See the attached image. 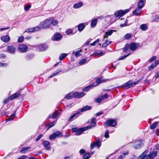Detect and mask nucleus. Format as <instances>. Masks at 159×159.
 <instances>
[{"mask_svg": "<svg viewBox=\"0 0 159 159\" xmlns=\"http://www.w3.org/2000/svg\"><path fill=\"white\" fill-rule=\"evenodd\" d=\"M140 46L139 43H133L129 45L130 49L131 51L135 50Z\"/></svg>", "mask_w": 159, "mask_h": 159, "instance_id": "12", "label": "nucleus"}, {"mask_svg": "<svg viewBox=\"0 0 159 159\" xmlns=\"http://www.w3.org/2000/svg\"><path fill=\"white\" fill-rule=\"evenodd\" d=\"M103 100L102 96H100L99 97L97 98L95 101L98 103H99L102 100Z\"/></svg>", "mask_w": 159, "mask_h": 159, "instance_id": "49", "label": "nucleus"}, {"mask_svg": "<svg viewBox=\"0 0 159 159\" xmlns=\"http://www.w3.org/2000/svg\"><path fill=\"white\" fill-rule=\"evenodd\" d=\"M94 87V84H91L90 85L84 88L83 90L85 91H88L90 89L91 87Z\"/></svg>", "mask_w": 159, "mask_h": 159, "instance_id": "31", "label": "nucleus"}, {"mask_svg": "<svg viewBox=\"0 0 159 159\" xmlns=\"http://www.w3.org/2000/svg\"><path fill=\"white\" fill-rule=\"evenodd\" d=\"M55 135H56L57 137H61L63 135V133L62 132H60L59 131H57L54 133Z\"/></svg>", "mask_w": 159, "mask_h": 159, "instance_id": "41", "label": "nucleus"}, {"mask_svg": "<svg viewBox=\"0 0 159 159\" xmlns=\"http://www.w3.org/2000/svg\"><path fill=\"white\" fill-rule=\"evenodd\" d=\"M62 38V36L61 34L58 33L55 34L53 37L52 39L53 40L58 41L60 40Z\"/></svg>", "mask_w": 159, "mask_h": 159, "instance_id": "10", "label": "nucleus"}, {"mask_svg": "<svg viewBox=\"0 0 159 159\" xmlns=\"http://www.w3.org/2000/svg\"><path fill=\"white\" fill-rule=\"evenodd\" d=\"M30 148L28 147L23 148L20 150V152L21 153H24L27 152L28 150L30 149Z\"/></svg>", "mask_w": 159, "mask_h": 159, "instance_id": "30", "label": "nucleus"}, {"mask_svg": "<svg viewBox=\"0 0 159 159\" xmlns=\"http://www.w3.org/2000/svg\"><path fill=\"white\" fill-rule=\"evenodd\" d=\"M95 146H97L98 148L101 146V143L98 141H97L96 142H94Z\"/></svg>", "mask_w": 159, "mask_h": 159, "instance_id": "55", "label": "nucleus"}, {"mask_svg": "<svg viewBox=\"0 0 159 159\" xmlns=\"http://www.w3.org/2000/svg\"><path fill=\"white\" fill-rule=\"evenodd\" d=\"M51 25L50 20L47 19L43 22H41L39 25L38 26L39 28V30L41 29H45L48 28Z\"/></svg>", "mask_w": 159, "mask_h": 159, "instance_id": "2", "label": "nucleus"}, {"mask_svg": "<svg viewBox=\"0 0 159 159\" xmlns=\"http://www.w3.org/2000/svg\"><path fill=\"white\" fill-rule=\"evenodd\" d=\"M158 122H155L153 123L150 126V128L151 129H155L157 125Z\"/></svg>", "mask_w": 159, "mask_h": 159, "instance_id": "43", "label": "nucleus"}, {"mask_svg": "<svg viewBox=\"0 0 159 159\" xmlns=\"http://www.w3.org/2000/svg\"><path fill=\"white\" fill-rule=\"evenodd\" d=\"M92 107L91 106L88 105L86 106L83 107L81 109H80L78 110V111L80 113L81 112H84L87 111L91 109Z\"/></svg>", "mask_w": 159, "mask_h": 159, "instance_id": "17", "label": "nucleus"}, {"mask_svg": "<svg viewBox=\"0 0 159 159\" xmlns=\"http://www.w3.org/2000/svg\"><path fill=\"white\" fill-rule=\"evenodd\" d=\"M15 112L14 113H12V114L8 118V119L6 120V122L10 120H13V118L15 116Z\"/></svg>", "mask_w": 159, "mask_h": 159, "instance_id": "38", "label": "nucleus"}, {"mask_svg": "<svg viewBox=\"0 0 159 159\" xmlns=\"http://www.w3.org/2000/svg\"><path fill=\"white\" fill-rule=\"evenodd\" d=\"M80 93L78 92H76L75 93H73V97L76 98H80Z\"/></svg>", "mask_w": 159, "mask_h": 159, "instance_id": "47", "label": "nucleus"}, {"mask_svg": "<svg viewBox=\"0 0 159 159\" xmlns=\"http://www.w3.org/2000/svg\"><path fill=\"white\" fill-rule=\"evenodd\" d=\"M95 54H97L100 56H102L105 54V53L99 51H96L95 52Z\"/></svg>", "mask_w": 159, "mask_h": 159, "instance_id": "39", "label": "nucleus"}, {"mask_svg": "<svg viewBox=\"0 0 159 159\" xmlns=\"http://www.w3.org/2000/svg\"><path fill=\"white\" fill-rule=\"evenodd\" d=\"M73 98V93H69L66 94L65 98L66 99H70Z\"/></svg>", "mask_w": 159, "mask_h": 159, "instance_id": "34", "label": "nucleus"}, {"mask_svg": "<svg viewBox=\"0 0 159 159\" xmlns=\"http://www.w3.org/2000/svg\"><path fill=\"white\" fill-rule=\"evenodd\" d=\"M141 8L137 7L133 12V15L136 16H140L141 15Z\"/></svg>", "mask_w": 159, "mask_h": 159, "instance_id": "23", "label": "nucleus"}, {"mask_svg": "<svg viewBox=\"0 0 159 159\" xmlns=\"http://www.w3.org/2000/svg\"><path fill=\"white\" fill-rule=\"evenodd\" d=\"M140 28L143 31H145L148 29V27L147 25L145 24H143L141 25Z\"/></svg>", "mask_w": 159, "mask_h": 159, "instance_id": "33", "label": "nucleus"}, {"mask_svg": "<svg viewBox=\"0 0 159 159\" xmlns=\"http://www.w3.org/2000/svg\"><path fill=\"white\" fill-rule=\"evenodd\" d=\"M20 96V93H16L11 96L9 97L8 98L4 101V103H7L10 100L16 98H19Z\"/></svg>", "mask_w": 159, "mask_h": 159, "instance_id": "3", "label": "nucleus"}, {"mask_svg": "<svg viewBox=\"0 0 159 159\" xmlns=\"http://www.w3.org/2000/svg\"><path fill=\"white\" fill-rule=\"evenodd\" d=\"M102 96L103 100L107 98L108 97V95L107 93L104 94L103 95L101 96Z\"/></svg>", "mask_w": 159, "mask_h": 159, "instance_id": "61", "label": "nucleus"}, {"mask_svg": "<svg viewBox=\"0 0 159 159\" xmlns=\"http://www.w3.org/2000/svg\"><path fill=\"white\" fill-rule=\"evenodd\" d=\"M114 14L116 17H120L124 15L123 11L122 10L115 12Z\"/></svg>", "mask_w": 159, "mask_h": 159, "instance_id": "26", "label": "nucleus"}, {"mask_svg": "<svg viewBox=\"0 0 159 159\" xmlns=\"http://www.w3.org/2000/svg\"><path fill=\"white\" fill-rule=\"evenodd\" d=\"M99 39H98L94 41L93 43H91L90 44V45L95 46L97 43H98V42H99Z\"/></svg>", "mask_w": 159, "mask_h": 159, "instance_id": "57", "label": "nucleus"}, {"mask_svg": "<svg viewBox=\"0 0 159 159\" xmlns=\"http://www.w3.org/2000/svg\"><path fill=\"white\" fill-rule=\"evenodd\" d=\"M156 65H155L154 63H152L150 66H149L148 69L149 70H152L156 66Z\"/></svg>", "mask_w": 159, "mask_h": 159, "instance_id": "48", "label": "nucleus"}, {"mask_svg": "<svg viewBox=\"0 0 159 159\" xmlns=\"http://www.w3.org/2000/svg\"><path fill=\"white\" fill-rule=\"evenodd\" d=\"M67 55L66 53L61 54L59 57V59L60 60H62L64 58H65Z\"/></svg>", "mask_w": 159, "mask_h": 159, "instance_id": "44", "label": "nucleus"}, {"mask_svg": "<svg viewBox=\"0 0 159 159\" xmlns=\"http://www.w3.org/2000/svg\"><path fill=\"white\" fill-rule=\"evenodd\" d=\"M130 54V53H129L127 55H125V56H124L122 57H121L119 58V60H123V59H125L128 56H129Z\"/></svg>", "mask_w": 159, "mask_h": 159, "instance_id": "58", "label": "nucleus"}, {"mask_svg": "<svg viewBox=\"0 0 159 159\" xmlns=\"http://www.w3.org/2000/svg\"><path fill=\"white\" fill-rule=\"evenodd\" d=\"M60 114V112L57 111H56L55 112L53 113L52 116L51 115H50L48 118V119L50 118L52 119L56 118L59 116Z\"/></svg>", "mask_w": 159, "mask_h": 159, "instance_id": "21", "label": "nucleus"}, {"mask_svg": "<svg viewBox=\"0 0 159 159\" xmlns=\"http://www.w3.org/2000/svg\"><path fill=\"white\" fill-rule=\"evenodd\" d=\"M100 18L99 17H97L96 18L93 19L92 20L91 22V26L92 28H94L95 27L97 24L98 19Z\"/></svg>", "mask_w": 159, "mask_h": 159, "instance_id": "19", "label": "nucleus"}, {"mask_svg": "<svg viewBox=\"0 0 159 159\" xmlns=\"http://www.w3.org/2000/svg\"><path fill=\"white\" fill-rule=\"evenodd\" d=\"M106 124H105V126H109L114 127L117 124V122L116 120L113 119H110L106 121Z\"/></svg>", "mask_w": 159, "mask_h": 159, "instance_id": "4", "label": "nucleus"}, {"mask_svg": "<svg viewBox=\"0 0 159 159\" xmlns=\"http://www.w3.org/2000/svg\"><path fill=\"white\" fill-rule=\"evenodd\" d=\"M109 80L107 79L106 80H103L102 78L101 77L99 78H98L96 80V84L94 85V87L96 86L101 83H103L106 82H107V81H109Z\"/></svg>", "mask_w": 159, "mask_h": 159, "instance_id": "13", "label": "nucleus"}, {"mask_svg": "<svg viewBox=\"0 0 159 159\" xmlns=\"http://www.w3.org/2000/svg\"><path fill=\"white\" fill-rule=\"evenodd\" d=\"M156 59V57L155 56H153L151 58H150L149 60L148 61L151 63L153 61L155 60Z\"/></svg>", "mask_w": 159, "mask_h": 159, "instance_id": "54", "label": "nucleus"}, {"mask_svg": "<svg viewBox=\"0 0 159 159\" xmlns=\"http://www.w3.org/2000/svg\"><path fill=\"white\" fill-rule=\"evenodd\" d=\"M127 20H125V21L124 23L121 24L120 25V26L121 27H125L127 25Z\"/></svg>", "mask_w": 159, "mask_h": 159, "instance_id": "53", "label": "nucleus"}, {"mask_svg": "<svg viewBox=\"0 0 159 159\" xmlns=\"http://www.w3.org/2000/svg\"><path fill=\"white\" fill-rule=\"evenodd\" d=\"M61 71V69H59L57 70V72L52 74L49 77V78H51L54 77L55 76L57 75Z\"/></svg>", "mask_w": 159, "mask_h": 159, "instance_id": "37", "label": "nucleus"}, {"mask_svg": "<svg viewBox=\"0 0 159 159\" xmlns=\"http://www.w3.org/2000/svg\"><path fill=\"white\" fill-rule=\"evenodd\" d=\"M148 152V150H145L140 155L138 159H150L148 155H146Z\"/></svg>", "mask_w": 159, "mask_h": 159, "instance_id": "11", "label": "nucleus"}, {"mask_svg": "<svg viewBox=\"0 0 159 159\" xmlns=\"http://www.w3.org/2000/svg\"><path fill=\"white\" fill-rule=\"evenodd\" d=\"M28 48L26 45L23 44H21L19 45L18 48V51L19 52H25L28 50Z\"/></svg>", "mask_w": 159, "mask_h": 159, "instance_id": "6", "label": "nucleus"}, {"mask_svg": "<svg viewBox=\"0 0 159 159\" xmlns=\"http://www.w3.org/2000/svg\"><path fill=\"white\" fill-rule=\"evenodd\" d=\"M88 129L86 127H85L83 128H79L76 133H75V135H80L82 134L84 131Z\"/></svg>", "mask_w": 159, "mask_h": 159, "instance_id": "16", "label": "nucleus"}, {"mask_svg": "<svg viewBox=\"0 0 159 159\" xmlns=\"http://www.w3.org/2000/svg\"><path fill=\"white\" fill-rule=\"evenodd\" d=\"M36 48L39 51H44L47 49L48 46L46 45L41 44L37 45Z\"/></svg>", "mask_w": 159, "mask_h": 159, "instance_id": "14", "label": "nucleus"}, {"mask_svg": "<svg viewBox=\"0 0 159 159\" xmlns=\"http://www.w3.org/2000/svg\"><path fill=\"white\" fill-rule=\"evenodd\" d=\"M57 138V137L56 135H55V133H54L53 134H51L49 137V138L50 140H53Z\"/></svg>", "mask_w": 159, "mask_h": 159, "instance_id": "46", "label": "nucleus"}, {"mask_svg": "<svg viewBox=\"0 0 159 159\" xmlns=\"http://www.w3.org/2000/svg\"><path fill=\"white\" fill-rule=\"evenodd\" d=\"M7 65V64L5 63H2L0 62V67L6 66Z\"/></svg>", "mask_w": 159, "mask_h": 159, "instance_id": "62", "label": "nucleus"}, {"mask_svg": "<svg viewBox=\"0 0 159 159\" xmlns=\"http://www.w3.org/2000/svg\"><path fill=\"white\" fill-rule=\"evenodd\" d=\"M115 30H109L107 31L104 35L103 39L107 38L109 36H111L114 32H116Z\"/></svg>", "mask_w": 159, "mask_h": 159, "instance_id": "20", "label": "nucleus"}, {"mask_svg": "<svg viewBox=\"0 0 159 159\" xmlns=\"http://www.w3.org/2000/svg\"><path fill=\"white\" fill-rule=\"evenodd\" d=\"M1 40L3 42L7 43L10 41V37L9 35H6L2 36L1 37Z\"/></svg>", "mask_w": 159, "mask_h": 159, "instance_id": "22", "label": "nucleus"}, {"mask_svg": "<svg viewBox=\"0 0 159 159\" xmlns=\"http://www.w3.org/2000/svg\"><path fill=\"white\" fill-rule=\"evenodd\" d=\"M16 51V48L13 46H9L7 48V52L12 54L15 53Z\"/></svg>", "mask_w": 159, "mask_h": 159, "instance_id": "7", "label": "nucleus"}, {"mask_svg": "<svg viewBox=\"0 0 159 159\" xmlns=\"http://www.w3.org/2000/svg\"><path fill=\"white\" fill-rule=\"evenodd\" d=\"M87 59L85 58L82 59L79 62V64L80 65H82L84 64L85 63H87Z\"/></svg>", "mask_w": 159, "mask_h": 159, "instance_id": "35", "label": "nucleus"}, {"mask_svg": "<svg viewBox=\"0 0 159 159\" xmlns=\"http://www.w3.org/2000/svg\"><path fill=\"white\" fill-rule=\"evenodd\" d=\"M97 123L96 120L95 118H92L91 120V124L90 125L86 126L88 129H89L95 127Z\"/></svg>", "mask_w": 159, "mask_h": 159, "instance_id": "9", "label": "nucleus"}, {"mask_svg": "<svg viewBox=\"0 0 159 159\" xmlns=\"http://www.w3.org/2000/svg\"><path fill=\"white\" fill-rule=\"evenodd\" d=\"M150 159H153L154 157H156L157 155V152L153 150L150 152L148 154Z\"/></svg>", "mask_w": 159, "mask_h": 159, "instance_id": "18", "label": "nucleus"}, {"mask_svg": "<svg viewBox=\"0 0 159 159\" xmlns=\"http://www.w3.org/2000/svg\"><path fill=\"white\" fill-rule=\"evenodd\" d=\"M51 22V24H52L53 25H56L58 23V21L57 20H52V19H49Z\"/></svg>", "mask_w": 159, "mask_h": 159, "instance_id": "36", "label": "nucleus"}, {"mask_svg": "<svg viewBox=\"0 0 159 159\" xmlns=\"http://www.w3.org/2000/svg\"><path fill=\"white\" fill-rule=\"evenodd\" d=\"M132 34L130 33H128L126 34L124 36V37L126 39H129L131 37Z\"/></svg>", "mask_w": 159, "mask_h": 159, "instance_id": "45", "label": "nucleus"}, {"mask_svg": "<svg viewBox=\"0 0 159 159\" xmlns=\"http://www.w3.org/2000/svg\"><path fill=\"white\" fill-rule=\"evenodd\" d=\"M66 33L68 35H70L73 33V31L71 29H68L66 30Z\"/></svg>", "mask_w": 159, "mask_h": 159, "instance_id": "50", "label": "nucleus"}, {"mask_svg": "<svg viewBox=\"0 0 159 159\" xmlns=\"http://www.w3.org/2000/svg\"><path fill=\"white\" fill-rule=\"evenodd\" d=\"M143 143L141 141L135 140L134 144L133 147L135 149H138L143 146Z\"/></svg>", "mask_w": 159, "mask_h": 159, "instance_id": "5", "label": "nucleus"}, {"mask_svg": "<svg viewBox=\"0 0 159 159\" xmlns=\"http://www.w3.org/2000/svg\"><path fill=\"white\" fill-rule=\"evenodd\" d=\"M104 137L105 138H109V133H108V130H107L106 131L105 135H104Z\"/></svg>", "mask_w": 159, "mask_h": 159, "instance_id": "56", "label": "nucleus"}, {"mask_svg": "<svg viewBox=\"0 0 159 159\" xmlns=\"http://www.w3.org/2000/svg\"><path fill=\"white\" fill-rule=\"evenodd\" d=\"M24 37L23 36H21L18 39V41L19 42H22L24 40Z\"/></svg>", "mask_w": 159, "mask_h": 159, "instance_id": "52", "label": "nucleus"}, {"mask_svg": "<svg viewBox=\"0 0 159 159\" xmlns=\"http://www.w3.org/2000/svg\"><path fill=\"white\" fill-rule=\"evenodd\" d=\"M82 52V50L80 49L79 50L75 51H74L72 54V55H74L75 57H79L81 55V54L80 53Z\"/></svg>", "mask_w": 159, "mask_h": 159, "instance_id": "24", "label": "nucleus"}, {"mask_svg": "<svg viewBox=\"0 0 159 159\" xmlns=\"http://www.w3.org/2000/svg\"><path fill=\"white\" fill-rule=\"evenodd\" d=\"M111 41H110L107 40H106L105 43H103L102 45V48H106L108 45L111 43Z\"/></svg>", "mask_w": 159, "mask_h": 159, "instance_id": "32", "label": "nucleus"}, {"mask_svg": "<svg viewBox=\"0 0 159 159\" xmlns=\"http://www.w3.org/2000/svg\"><path fill=\"white\" fill-rule=\"evenodd\" d=\"M43 136V135L42 134L39 135L38 137L36 139V141H38Z\"/></svg>", "mask_w": 159, "mask_h": 159, "instance_id": "60", "label": "nucleus"}, {"mask_svg": "<svg viewBox=\"0 0 159 159\" xmlns=\"http://www.w3.org/2000/svg\"><path fill=\"white\" fill-rule=\"evenodd\" d=\"M83 6V3L81 2H79L78 3L74 4L73 7L75 9L79 8Z\"/></svg>", "mask_w": 159, "mask_h": 159, "instance_id": "27", "label": "nucleus"}, {"mask_svg": "<svg viewBox=\"0 0 159 159\" xmlns=\"http://www.w3.org/2000/svg\"><path fill=\"white\" fill-rule=\"evenodd\" d=\"M141 80L142 79H139L136 82H133L132 80H130L126 83L125 84H123L122 87H125L126 88V89H128L138 84L139 82L141 81Z\"/></svg>", "mask_w": 159, "mask_h": 159, "instance_id": "1", "label": "nucleus"}, {"mask_svg": "<svg viewBox=\"0 0 159 159\" xmlns=\"http://www.w3.org/2000/svg\"><path fill=\"white\" fill-rule=\"evenodd\" d=\"M95 145L94 142L92 143L91 144V145H90V147H91V149H93V148H94V147H95Z\"/></svg>", "mask_w": 159, "mask_h": 159, "instance_id": "63", "label": "nucleus"}, {"mask_svg": "<svg viewBox=\"0 0 159 159\" xmlns=\"http://www.w3.org/2000/svg\"><path fill=\"white\" fill-rule=\"evenodd\" d=\"M85 94L84 92H81V93H80V98L84 96L85 95Z\"/></svg>", "mask_w": 159, "mask_h": 159, "instance_id": "64", "label": "nucleus"}, {"mask_svg": "<svg viewBox=\"0 0 159 159\" xmlns=\"http://www.w3.org/2000/svg\"><path fill=\"white\" fill-rule=\"evenodd\" d=\"M129 48H130L129 45L128 43L126 44L125 45V47L123 48V52H126V51L129 50Z\"/></svg>", "mask_w": 159, "mask_h": 159, "instance_id": "42", "label": "nucleus"}, {"mask_svg": "<svg viewBox=\"0 0 159 159\" xmlns=\"http://www.w3.org/2000/svg\"><path fill=\"white\" fill-rule=\"evenodd\" d=\"M50 143L47 141H44L43 143V144L45 149L47 150H49L50 149Z\"/></svg>", "mask_w": 159, "mask_h": 159, "instance_id": "25", "label": "nucleus"}, {"mask_svg": "<svg viewBox=\"0 0 159 159\" xmlns=\"http://www.w3.org/2000/svg\"><path fill=\"white\" fill-rule=\"evenodd\" d=\"M39 30V28L38 26H37L34 28H30L26 30L25 32H32Z\"/></svg>", "mask_w": 159, "mask_h": 159, "instance_id": "15", "label": "nucleus"}, {"mask_svg": "<svg viewBox=\"0 0 159 159\" xmlns=\"http://www.w3.org/2000/svg\"><path fill=\"white\" fill-rule=\"evenodd\" d=\"M90 157V154L89 153H86L83 157V159H88Z\"/></svg>", "mask_w": 159, "mask_h": 159, "instance_id": "40", "label": "nucleus"}, {"mask_svg": "<svg viewBox=\"0 0 159 159\" xmlns=\"http://www.w3.org/2000/svg\"><path fill=\"white\" fill-rule=\"evenodd\" d=\"M85 27L84 23H81L78 25V30L80 32L82 31L84 28Z\"/></svg>", "mask_w": 159, "mask_h": 159, "instance_id": "28", "label": "nucleus"}, {"mask_svg": "<svg viewBox=\"0 0 159 159\" xmlns=\"http://www.w3.org/2000/svg\"><path fill=\"white\" fill-rule=\"evenodd\" d=\"M56 122L55 121H54L52 122L51 124H50L48 126V128H50L51 127L55 125L56 124Z\"/></svg>", "mask_w": 159, "mask_h": 159, "instance_id": "59", "label": "nucleus"}, {"mask_svg": "<svg viewBox=\"0 0 159 159\" xmlns=\"http://www.w3.org/2000/svg\"><path fill=\"white\" fill-rule=\"evenodd\" d=\"M80 113L77 111L76 113H74L72 115L68 120V122H70L78 117L80 115Z\"/></svg>", "mask_w": 159, "mask_h": 159, "instance_id": "8", "label": "nucleus"}, {"mask_svg": "<svg viewBox=\"0 0 159 159\" xmlns=\"http://www.w3.org/2000/svg\"><path fill=\"white\" fill-rule=\"evenodd\" d=\"M144 1L143 0H140L138 3V7L142 9L144 5Z\"/></svg>", "mask_w": 159, "mask_h": 159, "instance_id": "29", "label": "nucleus"}, {"mask_svg": "<svg viewBox=\"0 0 159 159\" xmlns=\"http://www.w3.org/2000/svg\"><path fill=\"white\" fill-rule=\"evenodd\" d=\"M31 5L28 4L24 7V9L25 11H27L31 7Z\"/></svg>", "mask_w": 159, "mask_h": 159, "instance_id": "51", "label": "nucleus"}]
</instances>
